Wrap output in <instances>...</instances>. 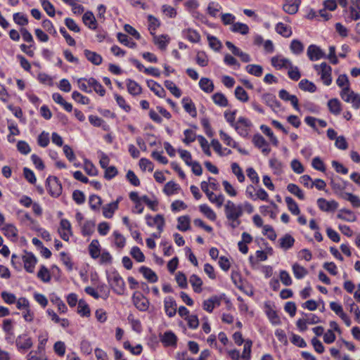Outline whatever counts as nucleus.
Returning <instances> with one entry per match:
<instances>
[{"label": "nucleus", "mask_w": 360, "mask_h": 360, "mask_svg": "<svg viewBox=\"0 0 360 360\" xmlns=\"http://www.w3.org/2000/svg\"><path fill=\"white\" fill-rule=\"evenodd\" d=\"M224 213L229 226L236 229L240 224V217L243 214V206L242 204H236L231 200H227L224 205Z\"/></svg>", "instance_id": "obj_1"}, {"label": "nucleus", "mask_w": 360, "mask_h": 360, "mask_svg": "<svg viewBox=\"0 0 360 360\" xmlns=\"http://www.w3.org/2000/svg\"><path fill=\"white\" fill-rule=\"evenodd\" d=\"M108 283L112 290L117 295H123L125 290V283L117 271L112 272L108 277Z\"/></svg>", "instance_id": "obj_2"}, {"label": "nucleus", "mask_w": 360, "mask_h": 360, "mask_svg": "<svg viewBox=\"0 0 360 360\" xmlns=\"http://www.w3.org/2000/svg\"><path fill=\"white\" fill-rule=\"evenodd\" d=\"M314 69L319 71L321 79L325 85L329 86L332 83V68L329 65L323 62L320 65H314Z\"/></svg>", "instance_id": "obj_3"}, {"label": "nucleus", "mask_w": 360, "mask_h": 360, "mask_svg": "<svg viewBox=\"0 0 360 360\" xmlns=\"http://www.w3.org/2000/svg\"><path fill=\"white\" fill-rule=\"evenodd\" d=\"M46 186L49 193L53 197H58L62 193V185L56 176H49L46 179Z\"/></svg>", "instance_id": "obj_4"}, {"label": "nucleus", "mask_w": 360, "mask_h": 360, "mask_svg": "<svg viewBox=\"0 0 360 360\" xmlns=\"http://www.w3.org/2000/svg\"><path fill=\"white\" fill-rule=\"evenodd\" d=\"M251 127L252 123L250 120L244 117H240L233 127L240 136H246Z\"/></svg>", "instance_id": "obj_5"}, {"label": "nucleus", "mask_w": 360, "mask_h": 360, "mask_svg": "<svg viewBox=\"0 0 360 360\" xmlns=\"http://www.w3.org/2000/svg\"><path fill=\"white\" fill-rule=\"evenodd\" d=\"M15 345L18 351L25 352L32 347L33 341L27 334L23 333L17 337Z\"/></svg>", "instance_id": "obj_6"}, {"label": "nucleus", "mask_w": 360, "mask_h": 360, "mask_svg": "<svg viewBox=\"0 0 360 360\" xmlns=\"http://www.w3.org/2000/svg\"><path fill=\"white\" fill-rule=\"evenodd\" d=\"M133 303L141 311H146L149 307L148 300L140 292H135L132 296Z\"/></svg>", "instance_id": "obj_7"}, {"label": "nucleus", "mask_w": 360, "mask_h": 360, "mask_svg": "<svg viewBox=\"0 0 360 360\" xmlns=\"http://www.w3.org/2000/svg\"><path fill=\"white\" fill-rule=\"evenodd\" d=\"M252 143L257 148L262 150L263 154L267 155L270 153L271 148L269 146V143L261 134L254 135Z\"/></svg>", "instance_id": "obj_8"}, {"label": "nucleus", "mask_w": 360, "mask_h": 360, "mask_svg": "<svg viewBox=\"0 0 360 360\" xmlns=\"http://www.w3.org/2000/svg\"><path fill=\"white\" fill-rule=\"evenodd\" d=\"M25 269L29 273H33L37 262L36 257L31 252H26L22 257Z\"/></svg>", "instance_id": "obj_9"}, {"label": "nucleus", "mask_w": 360, "mask_h": 360, "mask_svg": "<svg viewBox=\"0 0 360 360\" xmlns=\"http://www.w3.org/2000/svg\"><path fill=\"white\" fill-rule=\"evenodd\" d=\"M317 205L323 212H331L338 208V203L335 200L328 201L325 198H320L317 200Z\"/></svg>", "instance_id": "obj_10"}, {"label": "nucleus", "mask_w": 360, "mask_h": 360, "mask_svg": "<svg viewBox=\"0 0 360 360\" xmlns=\"http://www.w3.org/2000/svg\"><path fill=\"white\" fill-rule=\"evenodd\" d=\"M307 56L310 60H318L325 57L324 52L317 46L311 44L307 49Z\"/></svg>", "instance_id": "obj_11"}, {"label": "nucleus", "mask_w": 360, "mask_h": 360, "mask_svg": "<svg viewBox=\"0 0 360 360\" xmlns=\"http://www.w3.org/2000/svg\"><path fill=\"white\" fill-rule=\"evenodd\" d=\"M164 307L166 314L169 317H173L176 313V303L172 297H167L164 300Z\"/></svg>", "instance_id": "obj_12"}, {"label": "nucleus", "mask_w": 360, "mask_h": 360, "mask_svg": "<svg viewBox=\"0 0 360 360\" xmlns=\"http://www.w3.org/2000/svg\"><path fill=\"white\" fill-rule=\"evenodd\" d=\"M279 97L284 101H290L292 105L296 110H299V101L296 96L290 95L286 90L281 89L278 93Z\"/></svg>", "instance_id": "obj_13"}, {"label": "nucleus", "mask_w": 360, "mask_h": 360, "mask_svg": "<svg viewBox=\"0 0 360 360\" xmlns=\"http://www.w3.org/2000/svg\"><path fill=\"white\" fill-rule=\"evenodd\" d=\"M271 62L272 66L276 68L277 70H281L282 68H288L292 64L291 61L289 59L281 57L279 56L272 57Z\"/></svg>", "instance_id": "obj_14"}, {"label": "nucleus", "mask_w": 360, "mask_h": 360, "mask_svg": "<svg viewBox=\"0 0 360 360\" xmlns=\"http://www.w3.org/2000/svg\"><path fill=\"white\" fill-rule=\"evenodd\" d=\"M160 340L166 347H174L176 345L177 337L173 332L167 331L163 334Z\"/></svg>", "instance_id": "obj_15"}, {"label": "nucleus", "mask_w": 360, "mask_h": 360, "mask_svg": "<svg viewBox=\"0 0 360 360\" xmlns=\"http://www.w3.org/2000/svg\"><path fill=\"white\" fill-rule=\"evenodd\" d=\"M84 54L86 58L92 64L99 65L103 62L102 56L96 52L91 51L89 49H84Z\"/></svg>", "instance_id": "obj_16"}, {"label": "nucleus", "mask_w": 360, "mask_h": 360, "mask_svg": "<svg viewBox=\"0 0 360 360\" xmlns=\"http://www.w3.org/2000/svg\"><path fill=\"white\" fill-rule=\"evenodd\" d=\"M278 242L279 248L284 250H287L294 245L295 238L290 234L286 233L278 240Z\"/></svg>", "instance_id": "obj_17"}, {"label": "nucleus", "mask_w": 360, "mask_h": 360, "mask_svg": "<svg viewBox=\"0 0 360 360\" xmlns=\"http://www.w3.org/2000/svg\"><path fill=\"white\" fill-rule=\"evenodd\" d=\"M147 85L149 89L158 97L164 98L166 96L165 89L156 82L150 79L147 81Z\"/></svg>", "instance_id": "obj_18"}, {"label": "nucleus", "mask_w": 360, "mask_h": 360, "mask_svg": "<svg viewBox=\"0 0 360 360\" xmlns=\"http://www.w3.org/2000/svg\"><path fill=\"white\" fill-rule=\"evenodd\" d=\"M262 99L274 110L281 107V103L276 99V96L272 94H263Z\"/></svg>", "instance_id": "obj_19"}, {"label": "nucleus", "mask_w": 360, "mask_h": 360, "mask_svg": "<svg viewBox=\"0 0 360 360\" xmlns=\"http://www.w3.org/2000/svg\"><path fill=\"white\" fill-rule=\"evenodd\" d=\"M89 252L91 258L98 259L101 255V245L97 239H94L88 247Z\"/></svg>", "instance_id": "obj_20"}, {"label": "nucleus", "mask_w": 360, "mask_h": 360, "mask_svg": "<svg viewBox=\"0 0 360 360\" xmlns=\"http://www.w3.org/2000/svg\"><path fill=\"white\" fill-rule=\"evenodd\" d=\"M83 22L89 29L96 30L97 27L96 20L94 13L91 11H86L82 17Z\"/></svg>", "instance_id": "obj_21"}, {"label": "nucleus", "mask_w": 360, "mask_h": 360, "mask_svg": "<svg viewBox=\"0 0 360 360\" xmlns=\"http://www.w3.org/2000/svg\"><path fill=\"white\" fill-rule=\"evenodd\" d=\"M139 272L143 274L145 278H146L150 283H155L158 281V276L150 268L146 266H141Z\"/></svg>", "instance_id": "obj_22"}, {"label": "nucleus", "mask_w": 360, "mask_h": 360, "mask_svg": "<svg viewBox=\"0 0 360 360\" xmlns=\"http://www.w3.org/2000/svg\"><path fill=\"white\" fill-rule=\"evenodd\" d=\"M182 103L184 110L193 117H195L197 115V111L195 106L191 99L188 97H185L182 99Z\"/></svg>", "instance_id": "obj_23"}, {"label": "nucleus", "mask_w": 360, "mask_h": 360, "mask_svg": "<svg viewBox=\"0 0 360 360\" xmlns=\"http://www.w3.org/2000/svg\"><path fill=\"white\" fill-rule=\"evenodd\" d=\"M183 35L188 41L193 43H198L200 40V34L193 29L188 28L183 30Z\"/></svg>", "instance_id": "obj_24"}, {"label": "nucleus", "mask_w": 360, "mask_h": 360, "mask_svg": "<svg viewBox=\"0 0 360 360\" xmlns=\"http://www.w3.org/2000/svg\"><path fill=\"white\" fill-rule=\"evenodd\" d=\"M118 209L117 202H110L104 205L102 208L103 214L107 219L113 217L115 212Z\"/></svg>", "instance_id": "obj_25"}, {"label": "nucleus", "mask_w": 360, "mask_h": 360, "mask_svg": "<svg viewBox=\"0 0 360 360\" xmlns=\"http://www.w3.org/2000/svg\"><path fill=\"white\" fill-rule=\"evenodd\" d=\"M205 195L209 200L212 203L216 204L218 207H221L224 202V196L222 194L217 195L212 191H209L206 192Z\"/></svg>", "instance_id": "obj_26"}, {"label": "nucleus", "mask_w": 360, "mask_h": 360, "mask_svg": "<svg viewBox=\"0 0 360 360\" xmlns=\"http://www.w3.org/2000/svg\"><path fill=\"white\" fill-rule=\"evenodd\" d=\"M189 282L195 292L200 293L202 292V281L198 276L195 274L191 275L189 278Z\"/></svg>", "instance_id": "obj_27"}, {"label": "nucleus", "mask_w": 360, "mask_h": 360, "mask_svg": "<svg viewBox=\"0 0 360 360\" xmlns=\"http://www.w3.org/2000/svg\"><path fill=\"white\" fill-rule=\"evenodd\" d=\"M328 107L330 112L335 115H338L340 113L341 108V103L337 98H332L328 101Z\"/></svg>", "instance_id": "obj_28"}, {"label": "nucleus", "mask_w": 360, "mask_h": 360, "mask_svg": "<svg viewBox=\"0 0 360 360\" xmlns=\"http://www.w3.org/2000/svg\"><path fill=\"white\" fill-rule=\"evenodd\" d=\"M285 201L287 205L288 210L294 215H298L300 213V210L297 203L295 200L289 196L285 198Z\"/></svg>", "instance_id": "obj_29"}, {"label": "nucleus", "mask_w": 360, "mask_h": 360, "mask_svg": "<svg viewBox=\"0 0 360 360\" xmlns=\"http://www.w3.org/2000/svg\"><path fill=\"white\" fill-rule=\"evenodd\" d=\"M199 86L206 93H212L214 88L213 82L207 77H202L200 79Z\"/></svg>", "instance_id": "obj_30"}, {"label": "nucleus", "mask_w": 360, "mask_h": 360, "mask_svg": "<svg viewBox=\"0 0 360 360\" xmlns=\"http://www.w3.org/2000/svg\"><path fill=\"white\" fill-rule=\"evenodd\" d=\"M127 86L129 93L131 95L136 96L141 93V87L137 82L130 79L127 80Z\"/></svg>", "instance_id": "obj_31"}, {"label": "nucleus", "mask_w": 360, "mask_h": 360, "mask_svg": "<svg viewBox=\"0 0 360 360\" xmlns=\"http://www.w3.org/2000/svg\"><path fill=\"white\" fill-rule=\"evenodd\" d=\"M176 228L181 231H186L190 229V217L187 215L178 217Z\"/></svg>", "instance_id": "obj_32"}, {"label": "nucleus", "mask_w": 360, "mask_h": 360, "mask_svg": "<svg viewBox=\"0 0 360 360\" xmlns=\"http://www.w3.org/2000/svg\"><path fill=\"white\" fill-rule=\"evenodd\" d=\"M87 83L89 86L93 87L94 90L100 96H103L105 94V90L103 86L96 79L93 77L88 79Z\"/></svg>", "instance_id": "obj_33"}, {"label": "nucleus", "mask_w": 360, "mask_h": 360, "mask_svg": "<svg viewBox=\"0 0 360 360\" xmlns=\"http://www.w3.org/2000/svg\"><path fill=\"white\" fill-rule=\"evenodd\" d=\"M337 217L346 221H354L356 219V216L351 210L345 209L340 210L337 214Z\"/></svg>", "instance_id": "obj_34"}, {"label": "nucleus", "mask_w": 360, "mask_h": 360, "mask_svg": "<svg viewBox=\"0 0 360 360\" xmlns=\"http://www.w3.org/2000/svg\"><path fill=\"white\" fill-rule=\"evenodd\" d=\"M299 88L304 91L314 93L316 91V85L307 79H303L299 82Z\"/></svg>", "instance_id": "obj_35"}, {"label": "nucleus", "mask_w": 360, "mask_h": 360, "mask_svg": "<svg viewBox=\"0 0 360 360\" xmlns=\"http://www.w3.org/2000/svg\"><path fill=\"white\" fill-rule=\"evenodd\" d=\"M148 30L152 35H155V30L160 26V20L152 15H148Z\"/></svg>", "instance_id": "obj_36"}, {"label": "nucleus", "mask_w": 360, "mask_h": 360, "mask_svg": "<svg viewBox=\"0 0 360 360\" xmlns=\"http://www.w3.org/2000/svg\"><path fill=\"white\" fill-rule=\"evenodd\" d=\"M276 31L278 34L284 37H289L292 35L291 28L283 22H278L276 25Z\"/></svg>", "instance_id": "obj_37"}, {"label": "nucleus", "mask_w": 360, "mask_h": 360, "mask_svg": "<svg viewBox=\"0 0 360 360\" xmlns=\"http://www.w3.org/2000/svg\"><path fill=\"white\" fill-rule=\"evenodd\" d=\"M212 100L214 103L221 107H226L229 105V101L224 94L220 92L215 93L212 95Z\"/></svg>", "instance_id": "obj_38"}, {"label": "nucleus", "mask_w": 360, "mask_h": 360, "mask_svg": "<svg viewBox=\"0 0 360 360\" xmlns=\"http://www.w3.org/2000/svg\"><path fill=\"white\" fill-rule=\"evenodd\" d=\"M294 276L297 279H301L308 274V270L297 263L292 265Z\"/></svg>", "instance_id": "obj_39"}, {"label": "nucleus", "mask_w": 360, "mask_h": 360, "mask_svg": "<svg viewBox=\"0 0 360 360\" xmlns=\"http://www.w3.org/2000/svg\"><path fill=\"white\" fill-rule=\"evenodd\" d=\"M200 211L210 220L215 221L217 219L216 213L206 204L199 206Z\"/></svg>", "instance_id": "obj_40"}, {"label": "nucleus", "mask_w": 360, "mask_h": 360, "mask_svg": "<svg viewBox=\"0 0 360 360\" xmlns=\"http://www.w3.org/2000/svg\"><path fill=\"white\" fill-rule=\"evenodd\" d=\"M266 316L269 318L271 323L274 325H279L281 323V320L279 316H278L276 311L271 308L269 306H266Z\"/></svg>", "instance_id": "obj_41"}, {"label": "nucleus", "mask_w": 360, "mask_h": 360, "mask_svg": "<svg viewBox=\"0 0 360 360\" xmlns=\"http://www.w3.org/2000/svg\"><path fill=\"white\" fill-rule=\"evenodd\" d=\"M287 190L290 193L297 196L300 200H304V194L297 185L295 184H289L287 186Z\"/></svg>", "instance_id": "obj_42"}, {"label": "nucleus", "mask_w": 360, "mask_h": 360, "mask_svg": "<svg viewBox=\"0 0 360 360\" xmlns=\"http://www.w3.org/2000/svg\"><path fill=\"white\" fill-rule=\"evenodd\" d=\"M117 38L120 43L129 48H135L136 46V43L129 39V37L125 34L119 32L117 34Z\"/></svg>", "instance_id": "obj_43"}, {"label": "nucleus", "mask_w": 360, "mask_h": 360, "mask_svg": "<svg viewBox=\"0 0 360 360\" xmlns=\"http://www.w3.org/2000/svg\"><path fill=\"white\" fill-rule=\"evenodd\" d=\"M231 30L233 32H238L245 35L249 32V27L246 24L235 22L231 25Z\"/></svg>", "instance_id": "obj_44"}, {"label": "nucleus", "mask_w": 360, "mask_h": 360, "mask_svg": "<svg viewBox=\"0 0 360 360\" xmlns=\"http://www.w3.org/2000/svg\"><path fill=\"white\" fill-rule=\"evenodd\" d=\"M246 71L254 76L260 77L263 73V68L259 65L250 64L245 67Z\"/></svg>", "instance_id": "obj_45"}, {"label": "nucleus", "mask_w": 360, "mask_h": 360, "mask_svg": "<svg viewBox=\"0 0 360 360\" xmlns=\"http://www.w3.org/2000/svg\"><path fill=\"white\" fill-rule=\"evenodd\" d=\"M112 236L116 247L120 249L123 248L126 243L125 238L118 231H115Z\"/></svg>", "instance_id": "obj_46"}, {"label": "nucleus", "mask_w": 360, "mask_h": 360, "mask_svg": "<svg viewBox=\"0 0 360 360\" xmlns=\"http://www.w3.org/2000/svg\"><path fill=\"white\" fill-rule=\"evenodd\" d=\"M77 313L82 316H89L91 311L89 305L85 301L80 300L78 302Z\"/></svg>", "instance_id": "obj_47"}, {"label": "nucleus", "mask_w": 360, "mask_h": 360, "mask_svg": "<svg viewBox=\"0 0 360 360\" xmlns=\"http://www.w3.org/2000/svg\"><path fill=\"white\" fill-rule=\"evenodd\" d=\"M165 87L176 98L181 96V90L176 86V84L170 80H165L164 83Z\"/></svg>", "instance_id": "obj_48"}, {"label": "nucleus", "mask_w": 360, "mask_h": 360, "mask_svg": "<svg viewBox=\"0 0 360 360\" xmlns=\"http://www.w3.org/2000/svg\"><path fill=\"white\" fill-rule=\"evenodd\" d=\"M290 49L294 54L300 55L304 51V45L300 40L293 39L290 43Z\"/></svg>", "instance_id": "obj_49"}, {"label": "nucleus", "mask_w": 360, "mask_h": 360, "mask_svg": "<svg viewBox=\"0 0 360 360\" xmlns=\"http://www.w3.org/2000/svg\"><path fill=\"white\" fill-rule=\"evenodd\" d=\"M89 203L91 210L97 211L100 209L102 200L98 195H91L89 196Z\"/></svg>", "instance_id": "obj_50"}, {"label": "nucleus", "mask_w": 360, "mask_h": 360, "mask_svg": "<svg viewBox=\"0 0 360 360\" xmlns=\"http://www.w3.org/2000/svg\"><path fill=\"white\" fill-rule=\"evenodd\" d=\"M37 277L44 283H49L51 281V274L49 269L44 265H41L37 273Z\"/></svg>", "instance_id": "obj_51"}, {"label": "nucleus", "mask_w": 360, "mask_h": 360, "mask_svg": "<svg viewBox=\"0 0 360 360\" xmlns=\"http://www.w3.org/2000/svg\"><path fill=\"white\" fill-rule=\"evenodd\" d=\"M236 98L241 102L245 103L249 100V96L246 91L242 86H237L235 89Z\"/></svg>", "instance_id": "obj_52"}, {"label": "nucleus", "mask_w": 360, "mask_h": 360, "mask_svg": "<svg viewBox=\"0 0 360 360\" xmlns=\"http://www.w3.org/2000/svg\"><path fill=\"white\" fill-rule=\"evenodd\" d=\"M231 170L232 172L236 176L239 182L243 183L245 181V175L238 163L233 162L231 164Z\"/></svg>", "instance_id": "obj_53"}, {"label": "nucleus", "mask_w": 360, "mask_h": 360, "mask_svg": "<svg viewBox=\"0 0 360 360\" xmlns=\"http://www.w3.org/2000/svg\"><path fill=\"white\" fill-rule=\"evenodd\" d=\"M219 136L225 144L232 148H237V143L223 130L219 131Z\"/></svg>", "instance_id": "obj_54"}, {"label": "nucleus", "mask_w": 360, "mask_h": 360, "mask_svg": "<svg viewBox=\"0 0 360 360\" xmlns=\"http://www.w3.org/2000/svg\"><path fill=\"white\" fill-rule=\"evenodd\" d=\"M252 345V342L250 340H247L245 341L243 351L241 356V358L243 360H250L251 357V347Z\"/></svg>", "instance_id": "obj_55"}, {"label": "nucleus", "mask_w": 360, "mask_h": 360, "mask_svg": "<svg viewBox=\"0 0 360 360\" xmlns=\"http://www.w3.org/2000/svg\"><path fill=\"white\" fill-rule=\"evenodd\" d=\"M84 169L86 174L89 176H96L98 170L94 165L89 160H85L84 162Z\"/></svg>", "instance_id": "obj_56"}, {"label": "nucleus", "mask_w": 360, "mask_h": 360, "mask_svg": "<svg viewBox=\"0 0 360 360\" xmlns=\"http://www.w3.org/2000/svg\"><path fill=\"white\" fill-rule=\"evenodd\" d=\"M95 228V224L91 221H86L82 227V233L84 236H91Z\"/></svg>", "instance_id": "obj_57"}, {"label": "nucleus", "mask_w": 360, "mask_h": 360, "mask_svg": "<svg viewBox=\"0 0 360 360\" xmlns=\"http://www.w3.org/2000/svg\"><path fill=\"white\" fill-rule=\"evenodd\" d=\"M40 2L46 13L51 17H54L56 11L53 5L48 0H40Z\"/></svg>", "instance_id": "obj_58"}, {"label": "nucleus", "mask_w": 360, "mask_h": 360, "mask_svg": "<svg viewBox=\"0 0 360 360\" xmlns=\"http://www.w3.org/2000/svg\"><path fill=\"white\" fill-rule=\"evenodd\" d=\"M130 254L138 262H143L145 260V256L139 247H133L130 251Z\"/></svg>", "instance_id": "obj_59"}, {"label": "nucleus", "mask_w": 360, "mask_h": 360, "mask_svg": "<svg viewBox=\"0 0 360 360\" xmlns=\"http://www.w3.org/2000/svg\"><path fill=\"white\" fill-rule=\"evenodd\" d=\"M154 36V42L155 44H157L160 49H165L168 43H169V39H167V35H160L159 37L153 35Z\"/></svg>", "instance_id": "obj_60"}, {"label": "nucleus", "mask_w": 360, "mask_h": 360, "mask_svg": "<svg viewBox=\"0 0 360 360\" xmlns=\"http://www.w3.org/2000/svg\"><path fill=\"white\" fill-rule=\"evenodd\" d=\"M288 68V75L291 79L294 81H297L300 79L301 74L297 67L293 66L292 64H291V65L289 66Z\"/></svg>", "instance_id": "obj_61"}, {"label": "nucleus", "mask_w": 360, "mask_h": 360, "mask_svg": "<svg viewBox=\"0 0 360 360\" xmlns=\"http://www.w3.org/2000/svg\"><path fill=\"white\" fill-rule=\"evenodd\" d=\"M207 40L209 42V46L211 49L214 51H219L221 48V41L215 37L208 34Z\"/></svg>", "instance_id": "obj_62"}, {"label": "nucleus", "mask_w": 360, "mask_h": 360, "mask_svg": "<svg viewBox=\"0 0 360 360\" xmlns=\"http://www.w3.org/2000/svg\"><path fill=\"white\" fill-rule=\"evenodd\" d=\"M184 139H183V142L187 145L195 141L196 139L195 133L190 129H187L184 131Z\"/></svg>", "instance_id": "obj_63"}, {"label": "nucleus", "mask_w": 360, "mask_h": 360, "mask_svg": "<svg viewBox=\"0 0 360 360\" xmlns=\"http://www.w3.org/2000/svg\"><path fill=\"white\" fill-rule=\"evenodd\" d=\"M178 189H179V185L175 182L170 181L165 184L163 191L167 195H171Z\"/></svg>", "instance_id": "obj_64"}]
</instances>
